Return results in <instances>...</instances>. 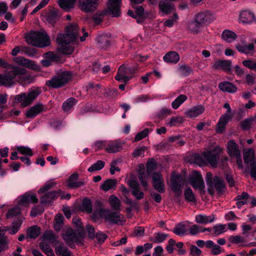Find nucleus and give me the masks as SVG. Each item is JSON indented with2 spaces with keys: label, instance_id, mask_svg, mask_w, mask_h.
Here are the masks:
<instances>
[{
  "label": "nucleus",
  "instance_id": "19",
  "mask_svg": "<svg viewBox=\"0 0 256 256\" xmlns=\"http://www.w3.org/2000/svg\"><path fill=\"white\" fill-rule=\"evenodd\" d=\"M212 186H210L208 189V191L212 194L211 190L210 188H214L218 194H222L226 190V184L224 180L218 176H215L214 178V182Z\"/></svg>",
  "mask_w": 256,
  "mask_h": 256
},
{
  "label": "nucleus",
  "instance_id": "18",
  "mask_svg": "<svg viewBox=\"0 0 256 256\" xmlns=\"http://www.w3.org/2000/svg\"><path fill=\"white\" fill-rule=\"evenodd\" d=\"M128 184L132 189V194L138 200H142L143 198L144 194L140 190V186L138 182L134 180H128Z\"/></svg>",
  "mask_w": 256,
  "mask_h": 256
},
{
  "label": "nucleus",
  "instance_id": "6",
  "mask_svg": "<svg viewBox=\"0 0 256 256\" xmlns=\"http://www.w3.org/2000/svg\"><path fill=\"white\" fill-rule=\"evenodd\" d=\"M85 236L84 230L76 232L72 228H68L63 234L62 238L66 244L71 248L75 247V244L78 245H82Z\"/></svg>",
  "mask_w": 256,
  "mask_h": 256
},
{
  "label": "nucleus",
  "instance_id": "7",
  "mask_svg": "<svg viewBox=\"0 0 256 256\" xmlns=\"http://www.w3.org/2000/svg\"><path fill=\"white\" fill-rule=\"evenodd\" d=\"M40 92L39 89L34 88L30 90L28 94L22 92L14 96V102L20 104L23 108L28 106L39 96Z\"/></svg>",
  "mask_w": 256,
  "mask_h": 256
},
{
  "label": "nucleus",
  "instance_id": "41",
  "mask_svg": "<svg viewBox=\"0 0 256 256\" xmlns=\"http://www.w3.org/2000/svg\"><path fill=\"white\" fill-rule=\"evenodd\" d=\"M76 102L77 100L73 98L67 99L62 104V110L64 112H70L76 104Z\"/></svg>",
  "mask_w": 256,
  "mask_h": 256
},
{
  "label": "nucleus",
  "instance_id": "47",
  "mask_svg": "<svg viewBox=\"0 0 256 256\" xmlns=\"http://www.w3.org/2000/svg\"><path fill=\"white\" fill-rule=\"evenodd\" d=\"M40 234V227L36 226L29 228L27 230V236L30 238H35L38 236Z\"/></svg>",
  "mask_w": 256,
  "mask_h": 256
},
{
  "label": "nucleus",
  "instance_id": "20",
  "mask_svg": "<svg viewBox=\"0 0 256 256\" xmlns=\"http://www.w3.org/2000/svg\"><path fill=\"white\" fill-rule=\"evenodd\" d=\"M45 106L41 104H37L32 106L26 112V116L27 118H34L38 114L45 111Z\"/></svg>",
  "mask_w": 256,
  "mask_h": 256
},
{
  "label": "nucleus",
  "instance_id": "17",
  "mask_svg": "<svg viewBox=\"0 0 256 256\" xmlns=\"http://www.w3.org/2000/svg\"><path fill=\"white\" fill-rule=\"evenodd\" d=\"M79 3L80 9L86 12L94 11L98 4V0H80Z\"/></svg>",
  "mask_w": 256,
  "mask_h": 256
},
{
  "label": "nucleus",
  "instance_id": "38",
  "mask_svg": "<svg viewBox=\"0 0 256 256\" xmlns=\"http://www.w3.org/2000/svg\"><path fill=\"white\" fill-rule=\"evenodd\" d=\"M76 0H58V4L60 7L66 11H70L72 8Z\"/></svg>",
  "mask_w": 256,
  "mask_h": 256
},
{
  "label": "nucleus",
  "instance_id": "31",
  "mask_svg": "<svg viewBox=\"0 0 256 256\" xmlns=\"http://www.w3.org/2000/svg\"><path fill=\"white\" fill-rule=\"evenodd\" d=\"M214 219L215 216L214 214L208 216L205 214H198L195 217L196 222L200 224H206L212 222Z\"/></svg>",
  "mask_w": 256,
  "mask_h": 256
},
{
  "label": "nucleus",
  "instance_id": "62",
  "mask_svg": "<svg viewBox=\"0 0 256 256\" xmlns=\"http://www.w3.org/2000/svg\"><path fill=\"white\" fill-rule=\"evenodd\" d=\"M194 162L199 166H202L206 164V161L203 158L202 154H201V155H200L198 154H194Z\"/></svg>",
  "mask_w": 256,
  "mask_h": 256
},
{
  "label": "nucleus",
  "instance_id": "55",
  "mask_svg": "<svg viewBox=\"0 0 256 256\" xmlns=\"http://www.w3.org/2000/svg\"><path fill=\"white\" fill-rule=\"evenodd\" d=\"M202 226L197 224H193L189 228V234L192 236H196L202 232Z\"/></svg>",
  "mask_w": 256,
  "mask_h": 256
},
{
  "label": "nucleus",
  "instance_id": "30",
  "mask_svg": "<svg viewBox=\"0 0 256 256\" xmlns=\"http://www.w3.org/2000/svg\"><path fill=\"white\" fill-rule=\"evenodd\" d=\"M202 26V25L194 16V20L188 24V28L192 33L196 34L200 32V29Z\"/></svg>",
  "mask_w": 256,
  "mask_h": 256
},
{
  "label": "nucleus",
  "instance_id": "61",
  "mask_svg": "<svg viewBox=\"0 0 256 256\" xmlns=\"http://www.w3.org/2000/svg\"><path fill=\"white\" fill-rule=\"evenodd\" d=\"M149 130L148 128L138 133L135 137V141H139L146 138L148 134Z\"/></svg>",
  "mask_w": 256,
  "mask_h": 256
},
{
  "label": "nucleus",
  "instance_id": "2",
  "mask_svg": "<svg viewBox=\"0 0 256 256\" xmlns=\"http://www.w3.org/2000/svg\"><path fill=\"white\" fill-rule=\"evenodd\" d=\"M3 66L6 68L4 74H0V86H11L14 82V80L17 77L26 74V70L20 66L4 63Z\"/></svg>",
  "mask_w": 256,
  "mask_h": 256
},
{
  "label": "nucleus",
  "instance_id": "40",
  "mask_svg": "<svg viewBox=\"0 0 256 256\" xmlns=\"http://www.w3.org/2000/svg\"><path fill=\"white\" fill-rule=\"evenodd\" d=\"M55 252L58 256H72V252L63 244L57 246L55 248Z\"/></svg>",
  "mask_w": 256,
  "mask_h": 256
},
{
  "label": "nucleus",
  "instance_id": "39",
  "mask_svg": "<svg viewBox=\"0 0 256 256\" xmlns=\"http://www.w3.org/2000/svg\"><path fill=\"white\" fill-rule=\"evenodd\" d=\"M184 121V120L181 116H172L166 120V124L167 126L170 127L177 126L182 124Z\"/></svg>",
  "mask_w": 256,
  "mask_h": 256
},
{
  "label": "nucleus",
  "instance_id": "37",
  "mask_svg": "<svg viewBox=\"0 0 256 256\" xmlns=\"http://www.w3.org/2000/svg\"><path fill=\"white\" fill-rule=\"evenodd\" d=\"M222 38L227 42H232L237 38V36L234 32L225 30L222 34Z\"/></svg>",
  "mask_w": 256,
  "mask_h": 256
},
{
  "label": "nucleus",
  "instance_id": "58",
  "mask_svg": "<svg viewBox=\"0 0 256 256\" xmlns=\"http://www.w3.org/2000/svg\"><path fill=\"white\" fill-rule=\"evenodd\" d=\"M213 228L214 230V232L216 236L224 233L226 230V225L225 224H217L214 226Z\"/></svg>",
  "mask_w": 256,
  "mask_h": 256
},
{
  "label": "nucleus",
  "instance_id": "16",
  "mask_svg": "<svg viewBox=\"0 0 256 256\" xmlns=\"http://www.w3.org/2000/svg\"><path fill=\"white\" fill-rule=\"evenodd\" d=\"M122 145L123 143L119 140L107 141L106 145V151L108 153L119 152L122 150Z\"/></svg>",
  "mask_w": 256,
  "mask_h": 256
},
{
  "label": "nucleus",
  "instance_id": "9",
  "mask_svg": "<svg viewBox=\"0 0 256 256\" xmlns=\"http://www.w3.org/2000/svg\"><path fill=\"white\" fill-rule=\"evenodd\" d=\"M222 152V149L219 146H216L212 150H208L203 152L202 156L206 162H208L212 167L216 168Z\"/></svg>",
  "mask_w": 256,
  "mask_h": 256
},
{
  "label": "nucleus",
  "instance_id": "42",
  "mask_svg": "<svg viewBox=\"0 0 256 256\" xmlns=\"http://www.w3.org/2000/svg\"><path fill=\"white\" fill-rule=\"evenodd\" d=\"M254 151L252 149H249L244 152V163L251 165L253 162H256V160L254 158Z\"/></svg>",
  "mask_w": 256,
  "mask_h": 256
},
{
  "label": "nucleus",
  "instance_id": "25",
  "mask_svg": "<svg viewBox=\"0 0 256 256\" xmlns=\"http://www.w3.org/2000/svg\"><path fill=\"white\" fill-rule=\"evenodd\" d=\"M254 19V14L250 10H242L240 15V20L244 24L251 23Z\"/></svg>",
  "mask_w": 256,
  "mask_h": 256
},
{
  "label": "nucleus",
  "instance_id": "46",
  "mask_svg": "<svg viewBox=\"0 0 256 256\" xmlns=\"http://www.w3.org/2000/svg\"><path fill=\"white\" fill-rule=\"evenodd\" d=\"M64 218L60 214H58L54 218V228L55 230L60 231L64 224Z\"/></svg>",
  "mask_w": 256,
  "mask_h": 256
},
{
  "label": "nucleus",
  "instance_id": "51",
  "mask_svg": "<svg viewBox=\"0 0 256 256\" xmlns=\"http://www.w3.org/2000/svg\"><path fill=\"white\" fill-rule=\"evenodd\" d=\"M83 210L88 214H91L92 212V202L88 198L83 200L82 203Z\"/></svg>",
  "mask_w": 256,
  "mask_h": 256
},
{
  "label": "nucleus",
  "instance_id": "59",
  "mask_svg": "<svg viewBox=\"0 0 256 256\" xmlns=\"http://www.w3.org/2000/svg\"><path fill=\"white\" fill-rule=\"evenodd\" d=\"M171 114V110L166 108H162L156 114V116L163 119Z\"/></svg>",
  "mask_w": 256,
  "mask_h": 256
},
{
  "label": "nucleus",
  "instance_id": "1",
  "mask_svg": "<svg viewBox=\"0 0 256 256\" xmlns=\"http://www.w3.org/2000/svg\"><path fill=\"white\" fill-rule=\"evenodd\" d=\"M79 28L76 24H70L66 28V33L59 34L56 38L57 42L61 47L60 51L64 54H70L74 51L70 44L78 39Z\"/></svg>",
  "mask_w": 256,
  "mask_h": 256
},
{
  "label": "nucleus",
  "instance_id": "21",
  "mask_svg": "<svg viewBox=\"0 0 256 256\" xmlns=\"http://www.w3.org/2000/svg\"><path fill=\"white\" fill-rule=\"evenodd\" d=\"M212 68L214 69L220 68L224 71L230 72L232 69V62L229 60H219L214 64Z\"/></svg>",
  "mask_w": 256,
  "mask_h": 256
},
{
  "label": "nucleus",
  "instance_id": "23",
  "mask_svg": "<svg viewBox=\"0 0 256 256\" xmlns=\"http://www.w3.org/2000/svg\"><path fill=\"white\" fill-rule=\"evenodd\" d=\"M227 150L228 154L231 157H240V152L238 146L234 140H230L227 144Z\"/></svg>",
  "mask_w": 256,
  "mask_h": 256
},
{
  "label": "nucleus",
  "instance_id": "24",
  "mask_svg": "<svg viewBox=\"0 0 256 256\" xmlns=\"http://www.w3.org/2000/svg\"><path fill=\"white\" fill-rule=\"evenodd\" d=\"M232 116L228 114H224L221 116L216 128V130L218 133L221 134L224 132L226 124Z\"/></svg>",
  "mask_w": 256,
  "mask_h": 256
},
{
  "label": "nucleus",
  "instance_id": "15",
  "mask_svg": "<svg viewBox=\"0 0 256 256\" xmlns=\"http://www.w3.org/2000/svg\"><path fill=\"white\" fill-rule=\"evenodd\" d=\"M96 41L97 46L102 50H106L112 44V38L108 34L98 36Z\"/></svg>",
  "mask_w": 256,
  "mask_h": 256
},
{
  "label": "nucleus",
  "instance_id": "43",
  "mask_svg": "<svg viewBox=\"0 0 256 256\" xmlns=\"http://www.w3.org/2000/svg\"><path fill=\"white\" fill-rule=\"evenodd\" d=\"M178 72L182 76H187L192 72V68L185 64H178Z\"/></svg>",
  "mask_w": 256,
  "mask_h": 256
},
{
  "label": "nucleus",
  "instance_id": "29",
  "mask_svg": "<svg viewBox=\"0 0 256 256\" xmlns=\"http://www.w3.org/2000/svg\"><path fill=\"white\" fill-rule=\"evenodd\" d=\"M179 54L176 52L172 51L166 53L163 57L164 60L167 63L176 64L180 60Z\"/></svg>",
  "mask_w": 256,
  "mask_h": 256
},
{
  "label": "nucleus",
  "instance_id": "34",
  "mask_svg": "<svg viewBox=\"0 0 256 256\" xmlns=\"http://www.w3.org/2000/svg\"><path fill=\"white\" fill-rule=\"evenodd\" d=\"M60 14L57 9H53L51 10L46 16V20L50 24H54L59 19Z\"/></svg>",
  "mask_w": 256,
  "mask_h": 256
},
{
  "label": "nucleus",
  "instance_id": "56",
  "mask_svg": "<svg viewBox=\"0 0 256 256\" xmlns=\"http://www.w3.org/2000/svg\"><path fill=\"white\" fill-rule=\"evenodd\" d=\"M20 213V208L16 206L10 210L6 214V218H10L16 216Z\"/></svg>",
  "mask_w": 256,
  "mask_h": 256
},
{
  "label": "nucleus",
  "instance_id": "5",
  "mask_svg": "<svg viewBox=\"0 0 256 256\" xmlns=\"http://www.w3.org/2000/svg\"><path fill=\"white\" fill-rule=\"evenodd\" d=\"M26 41L29 44L44 48L49 46L50 40L46 32H33L26 36Z\"/></svg>",
  "mask_w": 256,
  "mask_h": 256
},
{
  "label": "nucleus",
  "instance_id": "48",
  "mask_svg": "<svg viewBox=\"0 0 256 256\" xmlns=\"http://www.w3.org/2000/svg\"><path fill=\"white\" fill-rule=\"evenodd\" d=\"M187 98H188L184 94L180 95L174 100V101L172 102V108L175 110L178 108L179 106L187 100Z\"/></svg>",
  "mask_w": 256,
  "mask_h": 256
},
{
  "label": "nucleus",
  "instance_id": "11",
  "mask_svg": "<svg viewBox=\"0 0 256 256\" xmlns=\"http://www.w3.org/2000/svg\"><path fill=\"white\" fill-rule=\"evenodd\" d=\"M195 16L202 26L208 24L216 20L215 14L209 10L200 12L196 14Z\"/></svg>",
  "mask_w": 256,
  "mask_h": 256
},
{
  "label": "nucleus",
  "instance_id": "35",
  "mask_svg": "<svg viewBox=\"0 0 256 256\" xmlns=\"http://www.w3.org/2000/svg\"><path fill=\"white\" fill-rule=\"evenodd\" d=\"M117 184L118 182L116 179H108L100 186V188L105 192L115 190Z\"/></svg>",
  "mask_w": 256,
  "mask_h": 256
},
{
  "label": "nucleus",
  "instance_id": "49",
  "mask_svg": "<svg viewBox=\"0 0 256 256\" xmlns=\"http://www.w3.org/2000/svg\"><path fill=\"white\" fill-rule=\"evenodd\" d=\"M254 44L253 43H251L249 44L248 46H242L240 44H238L236 46V48L238 52L246 54H248L250 52L254 50Z\"/></svg>",
  "mask_w": 256,
  "mask_h": 256
},
{
  "label": "nucleus",
  "instance_id": "14",
  "mask_svg": "<svg viewBox=\"0 0 256 256\" xmlns=\"http://www.w3.org/2000/svg\"><path fill=\"white\" fill-rule=\"evenodd\" d=\"M122 0H109L108 3V13L113 17L120 15V6Z\"/></svg>",
  "mask_w": 256,
  "mask_h": 256
},
{
  "label": "nucleus",
  "instance_id": "4",
  "mask_svg": "<svg viewBox=\"0 0 256 256\" xmlns=\"http://www.w3.org/2000/svg\"><path fill=\"white\" fill-rule=\"evenodd\" d=\"M72 73L70 71H58L50 80L46 82V84L53 88L64 86L72 78Z\"/></svg>",
  "mask_w": 256,
  "mask_h": 256
},
{
  "label": "nucleus",
  "instance_id": "10",
  "mask_svg": "<svg viewBox=\"0 0 256 256\" xmlns=\"http://www.w3.org/2000/svg\"><path fill=\"white\" fill-rule=\"evenodd\" d=\"M188 180L190 184L195 189H198L201 190L204 188L202 176L200 172L196 170L192 172L189 176Z\"/></svg>",
  "mask_w": 256,
  "mask_h": 256
},
{
  "label": "nucleus",
  "instance_id": "50",
  "mask_svg": "<svg viewBox=\"0 0 256 256\" xmlns=\"http://www.w3.org/2000/svg\"><path fill=\"white\" fill-rule=\"evenodd\" d=\"M185 200L188 202H196V198L195 194L190 188H187L184 192Z\"/></svg>",
  "mask_w": 256,
  "mask_h": 256
},
{
  "label": "nucleus",
  "instance_id": "33",
  "mask_svg": "<svg viewBox=\"0 0 256 256\" xmlns=\"http://www.w3.org/2000/svg\"><path fill=\"white\" fill-rule=\"evenodd\" d=\"M17 62L23 66L32 69H36L37 65L34 60H32L23 57L17 58Z\"/></svg>",
  "mask_w": 256,
  "mask_h": 256
},
{
  "label": "nucleus",
  "instance_id": "54",
  "mask_svg": "<svg viewBox=\"0 0 256 256\" xmlns=\"http://www.w3.org/2000/svg\"><path fill=\"white\" fill-rule=\"evenodd\" d=\"M242 64L244 66L256 72V60H244L242 61Z\"/></svg>",
  "mask_w": 256,
  "mask_h": 256
},
{
  "label": "nucleus",
  "instance_id": "3",
  "mask_svg": "<svg viewBox=\"0 0 256 256\" xmlns=\"http://www.w3.org/2000/svg\"><path fill=\"white\" fill-rule=\"evenodd\" d=\"M96 208L92 215V218L96 220L100 218H104L106 221L111 223L118 224L121 222V214L118 212H111L108 210L102 208L101 204L96 202Z\"/></svg>",
  "mask_w": 256,
  "mask_h": 256
},
{
  "label": "nucleus",
  "instance_id": "64",
  "mask_svg": "<svg viewBox=\"0 0 256 256\" xmlns=\"http://www.w3.org/2000/svg\"><path fill=\"white\" fill-rule=\"evenodd\" d=\"M22 52L28 56H33L36 54L35 48L28 46L23 48Z\"/></svg>",
  "mask_w": 256,
  "mask_h": 256
},
{
  "label": "nucleus",
  "instance_id": "28",
  "mask_svg": "<svg viewBox=\"0 0 256 256\" xmlns=\"http://www.w3.org/2000/svg\"><path fill=\"white\" fill-rule=\"evenodd\" d=\"M78 174L77 173L72 174L69 178L68 185L70 188H78L85 184L83 181H78Z\"/></svg>",
  "mask_w": 256,
  "mask_h": 256
},
{
  "label": "nucleus",
  "instance_id": "44",
  "mask_svg": "<svg viewBox=\"0 0 256 256\" xmlns=\"http://www.w3.org/2000/svg\"><path fill=\"white\" fill-rule=\"evenodd\" d=\"M110 204L113 210H120V200L114 195H111L108 198Z\"/></svg>",
  "mask_w": 256,
  "mask_h": 256
},
{
  "label": "nucleus",
  "instance_id": "27",
  "mask_svg": "<svg viewBox=\"0 0 256 256\" xmlns=\"http://www.w3.org/2000/svg\"><path fill=\"white\" fill-rule=\"evenodd\" d=\"M160 10L164 14H170L174 10V6L166 0H161L158 4Z\"/></svg>",
  "mask_w": 256,
  "mask_h": 256
},
{
  "label": "nucleus",
  "instance_id": "22",
  "mask_svg": "<svg viewBox=\"0 0 256 256\" xmlns=\"http://www.w3.org/2000/svg\"><path fill=\"white\" fill-rule=\"evenodd\" d=\"M204 107L202 105H198L191 108L185 112L186 116L194 118L201 114L204 111Z\"/></svg>",
  "mask_w": 256,
  "mask_h": 256
},
{
  "label": "nucleus",
  "instance_id": "26",
  "mask_svg": "<svg viewBox=\"0 0 256 256\" xmlns=\"http://www.w3.org/2000/svg\"><path fill=\"white\" fill-rule=\"evenodd\" d=\"M218 88L224 92L235 93L238 90L236 86L228 82H222L218 84Z\"/></svg>",
  "mask_w": 256,
  "mask_h": 256
},
{
  "label": "nucleus",
  "instance_id": "60",
  "mask_svg": "<svg viewBox=\"0 0 256 256\" xmlns=\"http://www.w3.org/2000/svg\"><path fill=\"white\" fill-rule=\"evenodd\" d=\"M154 188L159 192H165L164 184V180L152 183Z\"/></svg>",
  "mask_w": 256,
  "mask_h": 256
},
{
  "label": "nucleus",
  "instance_id": "36",
  "mask_svg": "<svg viewBox=\"0 0 256 256\" xmlns=\"http://www.w3.org/2000/svg\"><path fill=\"white\" fill-rule=\"evenodd\" d=\"M250 198V195L246 192H243L241 194L238 195L235 198V200H236V204L238 208H240L242 206L247 204Z\"/></svg>",
  "mask_w": 256,
  "mask_h": 256
},
{
  "label": "nucleus",
  "instance_id": "8",
  "mask_svg": "<svg viewBox=\"0 0 256 256\" xmlns=\"http://www.w3.org/2000/svg\"><path fill=\"white\" fill-rule=\"evenodd\" d=\"M136 72L134 66H127L124 64L120 66L115 76V79L120 82H127Z\"/></svg>",
  "mask_w": 256,
  "mask_h": 256
},
{
  "label": "nucleus",
  "instance_id": "13",
  "mask_svg": "<svg viewBox=\"0 0 256 256\" xmlns=\"http://www.w3.org/2000/svg\"><path fill=\"white\" fill-rule=\"evenodd\" d=\"M38 202V198L35 194L28 192L20 196L18 201L19 205L26 206L30 204H36Z\"/></svg>",
  "mask_w": 256,
  "mask_h": 256
},
{
  "label": "nucleus",
  "instance_id": "12",
  "mask_svg": "<svg viewBox=\"0 0 256 256\" xmlns=\"http://www.w3.org/2000/svg\"><path fill=\"white\" fill-rule=\"evenodd\" d=\"M184 178L180 175L172 176L171 180L170 188L178 195L182 193L181 188L184 184Z\"/></svg>",
  "mask_w": 256,
  "mask_h": 256
},
{
  "label": "nucleus",
  "instance_id": "45",
  "mask_svg": "<svg viewBox=\"0 0 256 256\" xmlns=\"http://www.w3.org/2000/svg\"><path fill=\"white\" fill-rule=\"evenodd\" d=\"M187 232L186 226L184 222L178 224L173 230V232L178 236H184Z\"/></svg>",
  "mask_w": 256,
  "mask_h": 256
},
{
  "label": "nucleus",
  "instance_id": "53",
  "mask_svg": "<svg viewBox=\"0 0 256 256\" xmlns=\"http://www.w3.org/2000/svg\"><path fill=\"white\" fill-rule=\"evenodd\" d=\"M168 236V235L164 233L157 232L154 235V238H151L150 240L154 243H160L162 242Z\"/></svg>",
  "mask_w": 256,
  "mask_h": 256
},
{
  "label": "nucleus",
  "instance_id": "63",
  "mask_svg": "<svg viewBox=\"0 0 256 256\" xmlns=\"http://www.w3.org/2000/svg\"><path fill=\"white\" fill-rule=\"evenodd\" d=\"M56 182H48L43 187L41 188L38 191V193L44 192L50 189L56 185Z\"/></svg>",
  "mask_w": 256,
  "mask_h": 256
},
{
  "label": "nucleus",
  "instance_id": "52",
  "mask_svg": "<svg viewBox=\"0 0 256 256\" xmlns=\"http://www.w3.org/2000/svg\"><path fill=\"white\" fill-rule=\"evenodd\" d=\"M105 165V162L102 160H98L94 164L91 166H90L88 170V172H91L97 170H102Z\"/></svg>",
  "mask_w": 256,
  "mask_h": 256
},
{
  "label": "nucleus",
  "instance_id": "32",
  "mask_svg": "<svg viewBox=\"0 0 256 256\" xmlns=\"http://www.w3.org/2000/svg\"><path fill=\"white\" fill-rule=\"evenodd\" d=\"M59 195L58 192L53 191L46 194L40 198V202L42 204L50 203Z\"/></svg>",
  "mask_w": 256,
  "mask_h": 256
},
{
  "label": "nucleus",
  "instance_id": "57",
  "mask_svg": "<svg viewBox=\"0 0 256 256\" xmlns=\"http://www.w3.org/2000/svg\"><path fill=\"white\" fill-rule=\"evenodd\" d=\"M16 150L22 154L32 156L33 152L32 150L28 147L20 146H18Z\"/></svg>",
  "mask_w": 256,
  "mask_h": 256
}]
</instances>
